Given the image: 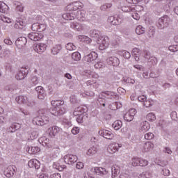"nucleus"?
Listing matches in <instances>:
<instances>
[{
	"label": "nucleus",
	"mask_w": 178,
	"mask_h": 178,
	"mask_svg": "<svg viewBox=\"0 0 178 178\" xmlns=\"http://www.w3.org/2000/svg\"><path fill=\"white\" fill-rule=\"evenodd\" d=\"M51 105L54 108L50 109V113L54 116H62L66 113L67 106L65 104V102L62 100L51 101Z\"/></svg>",
	"instance_id": "nucleus-1"
},
{
	"label": "nucleus",
	"mask_w": 178,
	"mask_h": 178,
	"mask_svg": "<svg viewBox=\"0 0 178 178\" xmlns=\"http://www.w3.org/2000/svg\"><path fill=\"white\" fill-rule=\"evenodd\" d=\"M76 17L79 22H84L86 20V12L78 11L76 16L73 13H66L63 15V19H65V20H74Z\"/></svg>",
	"instance_id": "nucleus-2"
},
{
	"label": "nucleus",
	"mask_w": 178,
	"mask_h": 178,
	"mask_svg": "<svg viewBox=\"0 0 178 178\" xmlns=\"http://www.w3.org/2000/svg\"><path fill=\"white\" fill-rule=\"evenodd\" d=\"M169 24H170V17L168 15H163L159 19L156 26L159 30H165L169 27Z\"/></svg>",
	"instance_id": "nucleus-3"
},
{
	"label": "nucleus",
	"mask_w": 178,
	"mask_h": 178,
	"mask_svg": "<svg viewBox=\"0 0 178 178\" xmlns=\"http://www.w3.org/2000/svg\"><path fill=\"white\" fill-rule=\"evenodd\" d=\"M15 101L18 104H23L24 105H26V106H34L35 105V102L26 96H19L16 97Z\"/></svg>",
	"instance_id": "nucleus-4"
},
{
	"label": "nucleus",
	"mask_w": 178,
	"mask_h": 178,
	"mask_svg": "<svg viewBox=\"0 0 178 178\" xmlns=\"http://www.w3.org/2000/svg\"><path fill=\"white\" fill-rule=\"evenodd\" d=\"M49 122V118L46 116L35 117L32 120V123L33 124H37V126H44L45 124H48Z\"/></svg>",
	"instance_id": "nucleus-5"
},
{
	"label": "nucleus",
	"mask_w": 178,
	"mask_h": 178,
	"mask_svg": "<svg viewBox=\"0 0 178 178\" xmlns=\"http://www.w3.org/2000/svg\"><path fill=\"white\" fill-rule=\"evenodd\" d=\"M97 44H99V49L100 51H104L109 47V38L108 36H101L99 38V42L97 41Z\"/></svg>",
	"instance_id": "nucleus-6"
},
{
	"label": "nucleus",
	"mask_w": 178,
	"mask_h": 178,
	"mask_svg": "<svg viewBox=\"0 0 178 178\" xmlns=\"http://www.w3.org/2000/svg\"><path fill=\"white\" fill-rule=\"evenodd\" d=\"M102 95L104 98H106V99H111V101H118L119 99V95L112 91H104L102 92Z\"/></svg>",
	"instance_id": "nucleus-7"
},
{
	"label": "nucleus",
	"mask_w": 178,
	"mask_h": 178,
	"mask_svg": "<svg viewBox=\"0 0 178 178\" xmlns=\"http://www.w3.org/2000/svg\"><path fill=\"white\" fill-rule=\"evenodd\" d=\"M97 58L98 54L95 51H92L90 54L84 56L83 60L88 63H93L95 60H97Z\"/></svg>",
	"instance_id": "nucleus-8"
},
{
	"label": "nucleus",
	"mask_w": 178,
	"mask_h": 178,
	"mask_svg": "<svg viewBox=\"0 0 178 178\" xmlns=\"http://www.w3.org/2000/svg\"><path fill=\"white\" fill-rule=\"evenodd\" d=\"M136 113H137V111L136 108H131L124 115V120L125 122H131L134 119V116H136Z\"/></svg>",
	"instance_id": "nucleus-9"
},
{
	"label": "nucleus",
	"mask_w": 178,
	"mask_h": 178,
	"mask_svg": "<svg viewBox=\"0 0 178 178\" xmlns=\"http://www.w3.org/2000/svg\"><path fill=\"white\" fill-rule=\"evenodd\" d=\"M27 74H29V70L26 67H22L15 75V79H17V80H24V79L27 77Z\"/></svg>",
	"instance_id": "nucleus-10"
},
{
	"label": "nucleus",
	"mask_w": 178,
	"mask_h": 178,
	"mask_svg": "<svg viewBox=\"0 0 178 178\" xmlns=\"http://www.w3.org/2000/svg\"><path fill=\"white\" fill-rule=\"evenodd\" d=\"M64 162L67 165H73L77 162V156L73 154H66L64 156Z\"/></svg>",
	"instance_id": "nucleus-11"
},
{
	"label": "nucleus",
	"mask_w": 178,
	"mask_h": 178,
	"mask_svg": "<svg viewBox=\"0 0 178 178\" xmlns=\"http://www.w3.org/2000/svg\"><path fill=\"white\" fill-rule=\"evenodd\" d=\"M99 134L102 137H104V138H106V140H112L113 137H115V135L112 131L106 129H102L99 131Z\"/></svg>",
	"instance_id": "nucleus-12"
},
{
	"label": "nucleus",
	"mask_w": 178,
	"mask_h": 178,
	"mask_svg": "<svg viewBox=\"0 0 178 178\" xmlns=\"http://www.w3.org/2000/svg\"><path fill=\"white\" fill-rule=\"evenodd\" d=\"M87 112H88V108L87 106H79L74 109L73 115L74 116H77L79 114L87 113Z\"/></svg>",
	"instance_id": "nucleus-13"
},
{
	"label": "nucleus",
	"mask_w": 178,
	"mask_h": 178,
	"mask_svg": "<svg viewBox=\"0 0 178 178\" xmlns=\"http://www.w3.org/2000/svg\"><path fill=\"white\" fill-rule=\"evenodd\" d=\"M27 44V38L26 37H19L15 41V45L19 48V49H22L23 47H24Z\"/></svg>",
	"instance_id": "nucleus-14"
},
{
	"label": "nucleus",
	"mask_w": 178,
	"mask_h": 178,
	"mask_svg": "<svg viewBox=\"0 0 178 178\" xmlns=\"http://www.w3.org/2000/svg\"><path fill=\"white\" fill-rule=\"evenodd\" d=\"M28 38L31 39V41H40L44 38V35L39 33H30L28 34Z\"/></svg>",
	"instance_id": "nucleus-15"
},
{
	"label": "nucleus",
	"mask_w": 178,
	"mask_h": 178,
	"mask_svg": "<svg viewBox=\"0 0 178 178\" xmlns=\"http://www.w3.org/2000/svg\"><path fill=\"white\" fill-rule=\"evenodd\" d=\"M107 63L111 66L118 67L120 64V60L115 56H111L106 59Z\"/></svg>",
	"instance_id": "nucleus-16"
},
{
	"label": "nucleus",
	"mask_w": 178,
	"mask_h": 178,
	"mask_svg": "<svg viewBox=\"0 0 178 178\" xmlns=\"http://www.w3.org/2000/svg\"><path fill=\"white\" fill-rule=\"evenodd\" d=\"M31 29L33 31H38V33H41L45 30V25L36 22L32 24Z\"/></svg>",
	"instance_id": "nucleus-17"
},
{
	"label": "nucleus",
	"mask_w": 178,
	"mask_h": 178,
	"mask_svg": "<svg viewBox=\"0 0 178 178\" xmlns=\"http://www.w3.org/2000/svg\"><path fill=\"white\" fill-rule=\"evenodd\" d=\"M16 167L10 165L4 170V175L7 177H12L16 173Z\"/></svg>",
	"instance_id": "nucleus-18"
},
{
	"label": "nucleus",
	"mask_w": 178,
	"mask_h": 178,
	"mask_svg": "<svg viewBox=\"0 0 178 178\" xmlns=\"http://www.w3.org/2000/svg\"><path fill=\"white\" fill-rule=\"evenodd\" d=\"M102 34L101 33V31H98V30H91L90 31V37H91V38H94L97 42H99V38H101Z\"/></svg>",
	"instance_id": "nucleus-19"
},
{
	"label": "nucleus",
	"mask_w": 178,
	"mask_h": 178,
	"mask_svg": "<svg viewBox=\"0 0 178 178\" xmlns=\"http://www.w3.org/2000/svg\"><path fill=\"white\" fill-rule=\"evenodd\" d=\"M120 147L122 146H120L119 143H114L110 144L107 149L110 154H115V152H118V151H119V148H120Z\"/></svg>",
	"instance_id": "nucleus-20"
},
{
	"label": "nucleus",
	"mask_w": 178,
	"mask_h": 178,
	"mask_svg": "<svg viewBox=\"0 0 178 178\" xmlns=\"http://www.w3.org/2000/svg\"><path fill=\"white\" fill-rule=\"evenodd\" d=\"M33 49L35 52H38V54H41L43 52H45V50L47 49V44L44 43H38Z\"/></svg>",
	"instance_id": "nucleus-21"
},
{
	"label": "nucleus",
	"mask_w": 178,
	"mask_h": 178,
	"mask_svg": "<svg viewBox=\"0 0 178 178\" xmlns=\"http://www.w3.org/2000/svg\"><path fill=\"white\" fill-rule=\"evenodd\" d=\"M96 175H99L100 176H104L105 175H108V170H106V168H104L102 167H95L93 169H92Z\"/></svg>",
	"instance_id": "nucleus-22"
},
{
	"label": "nucleus",
	"mask_w": 178,
	"mask_h": 178,
	"mask_svg": "<svg viewBox=\"0 0 178 178\" xmlns=\"http://www.w3.org/2000/svg\"><path fill=\"white\" fill-rule=\"evenodd\" d=\"M48 131L50 137H51V138H54V137H55V136H56V134H58V133L60 131V128H59L58 126H54L51 128H49L48 129Z\"/></svg>",
	"instance_id": "nucleus-23"
},
{
	"label": "nucleus",
	"mask_w": 178,
	"mask_h": 178,
	"mask_svg": "<svg viewBox=\"0 0 178 178\" xmlns=\"http://www.w3.org/2000/svg\"><path fill=\"white\" fill-rule=\"evenodd\" d=\"M70 29H72V30H76V31H81V30H83V25L77 22H71L70 23Z\"/></svg>",
	"instance_id": "nucleus-24"
},
{
	"label": "nucleus",
	"mask_w": 178,
	"mask_h": 178,
	"mask_svg": "<svg viewBox=\"0 0 178 178\" xmlns=\"http://www.w3.org/2000/svg\"><path fill=\"white\" fill-rule=\"evenodd\" d=\"M111 177L115 178L118 177L119 176V174L120 173V167L118 165H114L111 167Z\"/></svg>",
	"instance_id": "nucleus-25"
},
{
	"label": "nucleus",
	"mask_w": 178,
	"mask_h": 178,
	"mask_svg": "<svg viewBox=\"0 0 178 178\" xmlns=\"http://www.w3.org/2000/svg\"><path fill=\"white\" fill-rule=\"evenodd\" d=\"M108 20L113 26H119V24H122V19L119 18V17L111 16L108 18Z\"/></svg>",
	"instance_id": "nucleus-26"
},
{
	"label": "nucleus",
	"mask_w": 178,
	"mask_h": 178,
	"mask_svg": "<svg viewBox=\"0 0 178 178\" xmlns=\"http://www.w3.org/2000/svg\"><path fill=\"white\" fill-rule=\"evenodd\" d=\"M88 119V113H82L80 114L79 113L78 117L76 118L77 123H84Z\"/></svg>",
	"instance_id": "nucleus-27"
},
{
	"label": "nucleus",
	"mask_w": 178,
	"mask_h": 178,
	"mask_svg": "<svg viewBox=\"0 0 178 178\" xmlns=\"http://www.w3.org/2000/svg\"><path fill=\"white\" fill-rule=\"evenodd\" d=\"M151 9L154 10L156 15H160L162 12V5L159 3H156L151 6Z\"/></svg>",
	"instance_id": "nucleus-28"
},
{
	"label": "nucleus",
	"mask_w": 178,
	"mask_h": 178,
	"mask_svg": "<svg viewBox=\"0 0 178 178\" xmlns=\"http://www.w3.org/2000/svg\"><path fill=\"white\" fill-rule=\"evenodd\" d=\"M27 151L29 154L34 155L35 154H37V152H40L41 149L38 146H29L27 147Z\"/></svg>",
	"instance_id": "nucleus-29"
},
{
	"label": "nucleus",
	"mask_w": 178,
	"mask_h": 178,
	"mask_svg": "<svg viewBox=\"0 0 178 178\" xmlns=\"http://www.w3.org/2000/svg\"><path fill=\"white\" fill-rule=\"evenodd\" d=\"M122 106V103L119 102H115L108 104V108L111 109V111H118V109H120Z\"/></svg>",
	"instance_id": "nucleus-30"
},
{
	"label": "nucleus",
	"mask_w": 178,
	"mask_h": 178,
	"mask_svg": "<svg viewBox=\"0 0 178 178\" xmlns=\"http://www.w3.org/2000/svg\"><path fill=\"white\" fill-rule=\"evenodd\" d=\"M151 129V125L149 124V122L147 121H143L140 124V130L141 131H148Z\"/></svg>",
	"instance_id": "nucleus-31"
},
{
	"label": "nucleus",
	"mask_w": 178,
	"mask_h": 178,
	"mask_svg": "<svg viewBox=\"0 0 178 178\" xmlns=\"http://www.w3.org/2000/svg\"><path fill=\"white\" fill-rule=\"evenodd\" d=\"M20 128V124L15 122L10 125L8 129V133H15V131L19 130Z\"/></svg>",
	"instance_id": "nucleus-32"
},
{
	"label": "nucleus",
	"mask_w": 178,
	"mask_h": 178,
	"mask_svg": "<svg viewBox=\"0 0 178 178\" xmlns=\"http://www.w3.org/2000/svg\"><path fill=\"white\" fill-rule=\"evenodd\" d=\"M62 51V45L60 44H56L52 49H51V54L53 55H58L59 52Z\"/></svg>",
	"instance_id": "nucleus-33"
},
{
	"label": "nucleus",
	"mask_w": 178,
	"mask_h": 178,
	"mask_svg": "<svg viewBox=\"0 0 178 178\" xmlns=\"http://www.w3.org/2000/svg\"><path fill=\"white\" fill-rule=\"evenodd\" d=\"M8 10H9V6L5 3L0 1V12L1 13H8Z\"/></svg>",
	"instance_id": "nucleus-34"
},
{
	"label": "nucleus",
	"mask_w": 178,
	"mask_h": 178,
	"mask_svg": "<svg viewBox=\"0 0 178 178\" xmlns=\"http://www.w3.org/2000/svg\"><path fill=\"white\" fill-rule=\"evenodd\" d=\"M122 126H123V122L121 120H116L112 124V127L115 130H119L122 128Z\"/></svg>",
	"instance_id": "nucleus-35"
},
{
	"label": "nucleus",
	"mask_w": 178,
	"mask_h": 178,
	"mask_svg": "<svg viewBox=\"0 0 178 178\" xmlns=\"http://www.w3.org/2000/svg\"><path fill=\"white\" fill-rule=\"evenodd\" d=\"M143 148L145 152H148V151H151L154 148V144L151 142H147L144 144Z\"/></svg>",
	"instance_id": "nucleus-36"
},
{
	"label": "nucleus",
	"mask_w": 178,
	"mask_h": 178,
	"mask_svg": "<svg viewBox=\"0 0 178 178\" xmlns=\"http://www.w3.org/2000/svg\"><path fill=\"white\" fill-rule=\"evenodd\" d=\"M83 6H84L83 3L79 1L73 2V10H79V9H82Z\"/></svg>",
	"instance_id": "nucleus-37"
},
{
	"label": "nucleus",
	"mask_w": 178,
	"mask_h": 178,
	"mask_svg": "<svg viewBox=\"0 0 178 178\" xmlns=\"http://www.w3.org/2000/svg\"><path fill=\"white\" fill-rule=\"evenodd\" d=\"M39 81L40 79H38V77L37 76L32 75V78L31 79V85L32 86V87L37 86Z\"/></svg>",
	"instance_id": "nucleus-38"
},
{
	"label": "nucleus",
	"mask_w": 178,
	"mask_h": 178,
	"mask_svg": "<svg viewBox=\"0 0 178 178\" xmlns=\"http://www.w3.org/2000/svg\"><path fill=\"white\" fill-rule=\"evenodd\" d=\"M136 33L138 35H140V34H144V33H145V28L143 27L141 25H139L136 29Z\"/></svg>",
	"instance_id": "nucleus-39"
},
{
	"label": "nucleus",
	"mask_w": 178,
	"mask_h": 178,
	"mask_svg": "<svg viewBox=\"0 0 178 178\" xmlns=\"http://www.w3.org/2000/svg\"><path fill=\"white\" fill-rule=\"evenodd\" d=\"M148 63L152 66H155L158 63V59L156 57L152 56L148 58Z\"/></svg>",
	"instance_id": "nucleus-40"
},
{
	"label": "nucleus",
	"mask_w": 178,
	"mask_h": 178,
	"mask_svg": "<svg viewBox=\"0 0 178 178\" xmlns=\"http://www.w3.org/2000/svg\"><path fill=\"white\" fill-rule=\"evenodd\" d=\"M72 59L78 62V60H80V59H81V55L80 54V53H79V51L74 52L72 54Z\"/></svg>",
	"instance_id": "nucleus-41"
},
{
	"label": "nucleus",
	"mask_w": 178,
	"mask_h": 178,
	"mask_svg": "<svg viewBox=\"0 0 178 178\" xmlns=\"http://www.w3.org/2000/svg\"><path fill=\"white\" fill-rule=\"evenodd\" d=\"M13 5L15 7H16V10H18L19 12H23V6L22 5V3L19 1H14Z\"/></svg>",
	"instance_id": "nucleus-42"
},
{
	"label": "nucleus",
	"mask_w": 178,
	"mask_h": 178,
	"mask_svg": "<svg viewBox=\"0 0 178 178\" xmlns=\"http://www.w3.org/2000/svg\"><path fill=\"white\" fill-rule=\"evenodd\" d=\"M146 119L149 122H155V120H156V117L155 116V114H154V113H150L147 115Z\"/></svg>",
	"instance_id": "nucleus-43"
},
{
	"label": "nucleus",
	"mask_w": 178,
	"mask_h": 178,
	"mask_svg": "<svg viewBox=\"0 0 178 178\" xmlns=\"http://www.w3.org/2000/svg\"><path fill=\"white\" fill-rule=\"evenodd\" d=\"M46 97L47 93L45 92V90L44 89L38 93V99H44Z\"/></svg>",
	"instance_id": "nucleus-44"
},
{
	"label": "nucleus",
	"mask_w": 178,
	"mask_h": 178,
	"mask_svg": "<svg viewBox=\"0 0 178 178\" xmlns=\"http://www.w3.org/2000/svg\"><path fill=\"white\" fill-rule=\"evenodd\" d=\"M97 147H90L88 152H87V155L91 156V155H95V154H97Z\"/></svg>",
	"instance_id": "nucleus-45"
},
{
	"label": "nucleus",
	"mask_w": 178,
	"mask_h": 178,
	"mask_svg": "<svg viewBox=\"0 0 178 178\" xmlns=\"http://www.w3.org/2000/svg\"><path fill=\"white\" fill-rule=\"evenodd\" d=\"M121 56H123L125 59H130L131 54H130V52L124 50L121 52Z\"/></svg>",
	"instance_id": "nucleus-46"
},
{
	"label": "nucleus",
	"mask_w": 178,
	"mask_h": 178,
	"mask_svg": "<svg viewBox=\"0 0 178 178\" xmlns=\"http://www.w3.org/2000/svg\"><path fill=\"white\" fill-rule=\"evenodd\" d=\"M65 48L67 51H76V47L73 44V43L70 42L65 45Z\"/></svg>",
	"instance_id": "nucleus-47"
},
{
	"label": "nucleus",
	"mask_w": 178,
	"mask_h": 178,
	"mask_svg": "<svg viewBox=\"0 0 178 178\" xmlns=\"http://www.w3.org/2000/svg\"><path fill=\"white\" fill-rule=\"evenodd\" d=\"M132 166H140V159L139 158H133L131 159Z\"/></svg>",
	"instance_id": "nucleus-48"
},
{
	"label": "nucleus",
	"mask_w": 178,
	"mask_h": 178,
	"mask_svg": "<svg viewBox=\"0 0 178 178\" xmlns=\"http://www.w3.org/2000/svg\"><path fill=\"white\" fill-rule=\"evenodd\" d=\"M30 137L31 140H35L38 137V133L34 129L31 130Z\"/></svg>",
	"instance_id": "nucleus-49"
},
{
	"label": "nucleus",
	"mask_w": 178,
	"mask_h": 178,
	"mask_svg": "<svg viewBox=\"0 0 178 178\" xmlns=\"http://www.w3.org/2000/svg\"><path fill=\"white\" fill-rule=\"evenodd\" d=\"M112 8V3H105L100 7L101 10H108V9Z\"/></svg>",
	"instance_id": "nucleus-50"
},
{
	"label": "nucleus",
	"mask_w": 178,
	"mask_h": 178,
	"mask_svg": "<svg viewBox=\"0 0 178 178\" xmlns=\"http://www.w3.org/2000/svg\"><path fill=\"white\" fill-rule=\"evenodd\" d=\"M161 175H163V176H170V170L163 168L161 172Z\"/></svg>",
	"instance_id": "nucleus-51"
},
{
	"label": "nucleus",
	"mask_w": 178,
	"mask_h": 178,
	"mask_svg": "<svg viewBox=\"0 0 178 178\" xmlns=\"http://www.w3.org/2000/svg\"><path fill=\"white\" fill-rule=\"evenodd\" d=\"M154 137H155V136L154 135V134H152L151 132H148L145 134V140H152V138H154Z\"/></svg>",
	"instance_id": "nucleus-52"
},
{
	"label": "nucleus",
	"mask_w": 178,
	"mask_h": 178,
	"mask_svg": "<svg viewBox=\"0 0 178 178\" xmlns=\"http://www.w3.org/2000/svg\"><path fill=\"white\" fill-rule=\"evenodd\" d=\"M94 66L95 69H102L105 67V64L102 62H97Z\"/></svg>",
	"instance_id": "nucleus-53"
},
{
	"label": "nucleus",
	"mask_w": 178,
	"mask_h": 178,
	"mask_svg": "<svg viewBox=\"0 0 178 178\" xmlns=\"http://www.w3.org/2000/svg\"><path fill=\"white\" fill-rule=\"evenodd\" d=\"M147 165H148V161L145 160V159H139V166H147Z\"/></svg>",
	"instance_id": "nucleus-54"
},
{
	"label": "nucleus",
	"mask_w": 178,
	"mask_h": 178,
	"mask_svg": "<svg viewBox=\"0 0 178 178\" xmlns=\"http://www.w3.org/2000/svg\"><path fill=\"white\" fill-rule=\"evenodd\" d=\"M1 20L4 23H12L13 20L10 18H8L6 17H1Z\"/></svg>",
	"instance_id": "nucleus-55"
},
{
	"label": "nucleus",
	"mask_w": 178,
	"mask_h": 178,
	"mask_svg": "<svg viewBox=\"0 0 178 178\" xmlns=\"http://www.w3.org/2000/svg\"><path fill=\"white\" fill-rule=\"evenodd\" d=\"M169 51H170L171 52H177L178 51V45H172V46H170L168 47Z\"/></svg>",
	"instance_id": "nucleus-56"
},
{
	"label": "nucleus",
	"mask_w": 178,
	"mask_h": 178,
	"mask_svg": "<svg viewBox=\"0 0 178 178\" xmlns=\"http://www.w3.org/2000/svg\"><path fill=\"white\" fill-rule=\"evenodd\" d=\"M6 90L7 91H9L10 92H13V91H15V90H16V88H15V86L13 85H9L6 87Z\"/></svg>",
	"instance_id": "nucleus-57"
},
{
	"label": "nucleus",
	"mask_w": 178,
	"mask_h": 178,
	"mask_svg": "<svg viewBox=\"0 0 178 178\" xmlns=\"http://www.w3.org/2000/svg\"><path fill=\"white\" fill-rule=\"evenodd\" d=\"M143 54H144V58H145V59H149V58L152 57L151 53L147 50H144Z\"/></svg>",
	"instance_id": "nucleus-58"
},
{
	"label": "nucleus",
	"mask_w": 178,
	"mask_h": 178,
	"mask_svg": "<svg viewBox=\"0 0 178 178\" xmlns=\"http://www.w3.org/2000/svg\"><path fill=\"white\" fill-rule=\"evenodd\" d=\"M138 101H139V102H143V104L147 101V97L142 95V96H139L138 97Z\"/></svg>",
	"instance_id": "nucleus-59"
},
{
	"label": "nucleus",
	"mask_w": 178,
	"mask_h": 178,
	"mask_svg": "<svg viewBox=\"0 0 178 178\" xmlns=\"http://www.w3.org/2000/svg\"><path fill=\"white\" fill-rule=\"evenodd\" d=\"M71 131H72V134H74V135L79 134V133H80V129H79V127H75L72 129Z\"/></svg>",
	"instance_id": "nucleus-60"
},
{
	"label": "nucleus",
	"mask_w": 178,
	"mask_h": 178,
	"mask_svg": "<svg viewBox=\"0 0 178 178\" xmlns=\"http://www.w3.org/2000/svg\"><path fill=\"white\" fill-rule=\"evenodd\" d=\"M170 116L172 120H176V119H177V113L176 111H172Z\"/></svg>",
	"instance_id": "nucleus-61"
},
{
	"label": "nucleus",
	"mask_w": 178,
	"mask_h": 178,
	"mask_svg": "<svg viewBox=\"0 0 178 178\" xmlns=\"http://www.w3.org/2000/svg\"><path fill=\"white\" fill-rule=\"evenodd\" d=\"M76 169H83V168H84V163L81 162H78L76 164Z\"/></svg>",
	"instance_id": "nucleus-62"
},
{
	"label": "nucleus",
	"mask_w": 178,
	"mask_h": 178,
	"mask_svg": "<svg viewBox=\"0 0 178 178\" xmlns=\"http://www.w3.org/2000/svg\"><path fill=\"white\" fill-rule=\"evenodd\" d=\"M83 178H94L90 172H84Z\"/></svg>",
	"instance_id": "nucleus-63"
},
{
	"label": "nucleus",
	"mask_w": 178,
	"mask_h": 178,
	"mask_svg": "<svg viewBox=\"0 0 178 178\" xmlns=\"http://www.w3.org/2000/svg\"><path fill=\"white\" fill-rule=\"evenodd\" d=\"M60 174L59 173H54L50 175V178H60Z\"/></svg>",
	"instance_id": "nucleus-64"
}]
</instances>
